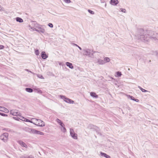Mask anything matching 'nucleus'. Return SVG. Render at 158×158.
I'll return each mask as SVG.
<instances>
[{"instance_id": "obj_42", "label": "nucleus", "mask_w": 158, "mask_h": 158, "mask_svg": "<svg viewBox=\"0 0 158 158\" xmlns=\"http://www.w3.org/2000/svg\"><path fill=\"white\" fill-rule=\"evenodd\" d=\"M62 63L61 62H59V64L60 65H62Z\"/></svg>"}, {"instance_id": "obj_13", "label": "nucleus", "mask_w": 158, "mask_h": 158, "mask_svg": "<svg viewBox=\"0 0 158 158\" xmlns=\"http://www.w3.org/2000/svg\"><path fill=\"white\" fill-rule=\"evenodd\" d=\"M18 143L22 147H24L25 148H27V146L26 144L23 141L20 140L18 141Z\"/></svg>"}, {"instance_id": "obj_45", "label": "nucleus", "mask_w": 158, "mask_h": 158, "mask_svg": "<svg viewBox=\"0 0 158 158\" xmlns=\"http://www.w3.org/2000/svg\"><path fill=\"white\" fill-rule=\"evenodd\" d=\"M110 78H111V79H113V80H115V79H114L113 78H112V77H110Z\"/></svg>"}, {"instance_id": "obj_9", "label": "nucleus", "mask_w": 158, "mask_h": 158, "mask_svg": "<svg viewBox=\"0 0 158 158\" xmlns=\"http://www.w3.org/2000/svg\"><path fill=\"white\" fill-rule=\"evenodd\" d=\"M31 132L33 134L40 135H44V133L42 132L34 129H31Z\"/></svg>"}, {"instance_id": "obj_5", "label": "nucleus", "mask_w": 158, "mask_h": 158, "mask_svg": "<svg viewBox=\"0 0 158 158\" xmlns=\"http://www.w3.org/2000/svg\"><path fill=\"white\" fill-rule=\"evenodd\" d=\"M9 135L7 133H3L0 136V139L4 142H7L8 139Z\"/></svg>"}, {"instance_id": "obj_14", "label": "nucleus", "mask_w": 158, "mask_h": 158, "mask_svg": "<svg viewBox=\"0 0 158 158\" xmlns=\"http://www.w3.org/2000/svg\"><path fill=\"white\" fill-rule=\"evenodd\" d=\"M0 110L5 113H8L9 112V111L8 109L3 107H0Z\"/></svg>"}, {"instance_id": "obj_30", "label": "nucleus", "mask_w": 158, "mask_h": 158, "mask_svg": "<svg viewBox=\"0 0 158 158\" xmlns=\"http://www.w3.org/2000/svg\"><path fill=\"white\" fill-rule=\"evenodd\" d=\"M35 53L36 55H37V56L39 55V50H37V49L35 51Z\"/></svg>"}, {"instance_id": "obj_21", "label": "nucleus", "mask_w": 158, "mask_h": 158, "mask_svg": "<svg viewBox=\"0 0 158 158\" xmlns=\"http://www.w3.org/2000/svg\"><path fill=\"white\" fill-rule=\"evenodd\" d=\"M16 20L17 22L19 23H22L23 22V20L20 18L17 17L16 18Z\"/></svg>"}, {"instance_id": "obj_22", "label": "nucleus", "mask_w": 158, "mask_h": 158, "mask_svg": "<svg viewBox=\"0 0 158 158\" xmlns=\"http://www.w3.org/2000/svg\"><path fill=\"white\" fill-rule=\"evenodd\" d=\"M25 90L29 93H32L33 91V90L32 89L30 88H26L25 89Z\"/></svg>"}, {"instance_id": "obj_26", "label": "nucleus", "mask_w": 158, "mask_h": 158, "mask_svg": "<svg viewBox=\"0 0 158 158\" xmlns=\"http://www.w3.org/2000/svg\"><path fill=\"white\" fill-rule=\"evenodd\" d=\"M34 90H35L38 93L41 94L42 93V91L39 89H34Z\"/></svg>"}, {"instance_id": "obj_3", "label": "nucleus", "mask_w": 158, "mask_h": 158, "mask_svg": "<svg viewBox=\"0 0 158 158\" xmlns=\"http://www.w3.org/2000/svg\"><path fill=\"white\" fill-rule=\"evenodd\" d=\"M45 26L44 25H41L37 23L35 24V27L37 29H35V31L39 33H44L45 32Z\"/></svg>"}, {"instance_id": "obj_25", "label": "nucleus", "mask_w": 158, "mask_h": 158, "mask_svg": "<svg viewBox=\"0 0 158 158\" xmlns=\"http://www.w3.org/2000/svg\"><path fill=\"white\" fill-rule=\"evenodd\" d=\"M116 75H115V77H120L122 75V74L121 72H118L116 73Z\"/></svg>"}, {"instance_id": "obj_11", "label": "nucleus", "mask_w": 158, "mask_h": 158, "mask_svg": "<svg viewBox=\"0 0 158 158\" xmlns=\"http://www.w3.org/2000/svg\"><path fill=\"white\" fill-rule=\"evenodd\" d=\"M18 116L19 117V119H20V120H22L23 121H24L25 122H27L30 123L31 120L28 119L22 116H21V114H20V115H19V116Z\"/></svg>"}, {"instance_id": "obj_34", "label": "nucleus", "mask_w": 158, "mask_h": 158, "mask_svg": "<svg viewBox=\"0 0 158 158\" xmlns=\"http://www.w3.org/2000/svg\"><path fill=\"white\" fill-rule=\"evenodd\" d=\"M19 116H17L16 117H14L13 118L14 119H15L16 120H18V121L20 119H19Z\"/></svg>"}, {"instance_id": "obj_16", "label": "nucleus", "mask_w": 158, "mask_h": 158, "mask_svg": "<svg viewBox=\"0 0 158 158\" xmlns=\"http://www.w3.org/2000/svg\"><path fill=\"white\" fill-rule=\"evenodd\" d=\"M97 62L98 64L100 65L105 64V62L104 61V60H102L100 59H98L97 60Z\"/></svg>"}, {"instance_id": "obj_43", "label": "nucleus", "mask_w": 158, "mask_h": 158, "mask_svg": "<svg viewBox=\"0 0 158 158\" xmlns=\"http://www.w3.org/2000/svg\"><path fill=\"white\" fill-rule=\"evenodd\" d=\"M143 31V30H142H142H140V32H142Z\"/></svg>"}, {"instance_id": "obj_38", "label": "nucleus", "mask_w": 158, "mask_h": 158, "mask_svg": "<svg viewBox=\"0 0 158 158\" xmlns=\"http://www.w3.org/2000/svg\"><path fill=\"white\" fill-rule=\"evenodd\" d=\"M4 47L2 45H0V49H2L4 48Z\"/></svg>"}, {"instance_id": "obj_36", "label": "nucleus", "mask_w": 158, "mask_h": 158, "mask_svg": "<svg viewBox=\"0 0 158 158\" xmlns=\"http://www.w3.org/2000/svg\"><path fill=\"white\" fill-rule=\"evenodd\" d=\"M0 114L2 116H7V115L6 114H5L4 113H0Z\"/></svg>"}, {"instance_id": "obj_29", "label": "nucleus", "mask_w": 158, "mask_h": 158, "mask_svg": "<svg viewBox=\"0 0 158 158\" xmlns=\"http://www.w3.org/2000/svg\"><path fill=\"white\" fill-rule=\"evenodd\" d=\"M28 155H23L21 156L20 157L21 158H28Z\"/></svg>"}, {"instance_id": "obj_37", "label": "nucleus", "mask_w": 158, "mask_h": 158, "mask_svg": "<svg viewBox=\"0 0 158 158\" xmlns=\"http://www.w3.org/2000/svg\"><path fill=\"white\" fill-rule=\"evenodd\" d=\"M48 26L51 28L53 27V25L51 23H49L48 24Z\"/></svg>"}, {"instance_id": "obj_46", "label": "nucleus", "mask_w": 158, "mask_h": 158, "mask_svg": "<svg viewBox=\"0 0 158 158\" xmlns=\"http://www.w3.org/2000/svg\"><path fill=\"white\" fill-rule=\"evenodd\" d=\"M1 9V8H0V9Z\"/></svg>"}, {"instance_id": "obj_28", "label": "nucleus", "mask_w": 158, "mask_h": 158, "mask_svg": "<svg viewBox=\"0 0 158 158\" xmlns=\"http://www.w3.org/2000/svg\"><path fill=\"white\" fill-rule=\"evenodd\" d=\"M64 2L67 3H69L71 1L70 0H63Z\"/></svg>"}, {"instance_id": "obj_18", "label": "nucleus", "mask_w": 158, "mask_h": 158, "mask_svg": "<svg viewBox=\"0 0 158 158\" xmlns=\"http://www.w3.org/2000/svg\"><path fill=\"white\" fill-rule=\"evenodd\" d=\"M100 153L102 156H104L106 158H110V156L107 155L105 153H103L102 152H101Z\"/></svg>"}, {"instance_id": "obj_2", "label": "nucleus", "mask_w": 158, "mask_h": 158, "mask_svg": "<svg viewBox=\"0 0 158 158\" xmlns=\"http://www.w3.org/2000/svg\"><path fill=\"white\" fill-rule=\"evenodd\" d=\"M30 123L37 126L43 127L45 125V123L43 121L40 119H37L34 118H31Z\"/></svg>"}, {"instance_id": "obj_39", "label": "nucleus", "mask_w": 158, "mask_h": 158, "mask_svg": "<svg viewBox=\"0 0 158 158\" xmlns=\"http://www.w3.org/2000/svg\"><path fill=\"white\" fill-rule=\"evenodd\" d=\"M27 157V158H34V157L31 155L28 156Z\"/></svg>"}, {"instance_id": "obj_41", "label": "nucleus", "mask_w": 158, "mask_h": 158, "mask_svg": "<svg viewBox=\"0 0 158 158\" xmlns=\"http://www.w3.org/2000/svg\"><path fill=\"white\" fill-rule=\"evenodd\" d=\"M73 45H74V46H76L77 47H78V46L77 44H73Z\"/></svg>"}, {"instance_id": "obj_33", "label": "nucleus", "mask_w": 158, "mask_h": 158, "mask_svg": "<svg viewBox=\"0 0 158 158\" xmlns=\"http://www.w3.org/2000/svg\"><path fill=\"white\" fill-rule=\"evenodd\" d=\"M37 77L39 78H41V79H44V77H43L42 75H40V74L38 75Z\"/></svg>"}, {"instance_id": "obj_10", "label": "nucleus", "mask_w": 158, "mask_h": 158, "mask_svg": "<svg viewBox=\"0 0 158 158\" xmlns=\"http://www.w3.org/2000/svg\"><path fill=\"white\" fill-rule=\"evenodd\" d=\"M118 0H111L110 1V3L113 6H116L118 3Z\"/></svg>"}, {"instance_id": "obj_7", "label": "nucleus", "mask_w": 158, "mask_h": 158, "mask_svg": "<svg viewBox=\"0 0 158 158\" xmlns=\"http://www.w3.org/2000/svg\"><path fill=\"white\" fill-rule=\"evenodd\" d=\"M83 51H84V55L86 56H88L89 57L90 56V54H91V50L88 48H86L83 49Z\"/></svg>"}, {"instance_id": "obj_15", "label": "nucleus", "mask_w": 158, "mask_h": 158, "mask_svg": "<svg viewBox=\"0 0 158 158\" xmlns=\"http://www.w3.org/2000/svg\"><path fill=\"white\" fill-rule=\"evenodd\" d=\"M59 97L61 98L64 100V101L67 102V101H68L69 98L66 97L64 95H60Z\"/></svg>"}, {"instance_id": "obj_12", "label": "nucleus", "mask_w": 158, "mask_h": 158, "mask_svg": "<svg viewBox=\"0 0 158 158\" xmlns=\"http://www.w3.org/2000/svg\"><path fill=\"white\" fill-rule=\"evenodd\" d=\"M42 58L44 59H45L48 57V56L46 54L45 52L44 51L42 52L41 53Z\"/></svg>"}, {"instance_id": "obj_17", "label": "nucleus", "mask_w": 158, "mask_h": 158, "mask_svg": "<svg viewBox=\"0 0 158 158\" xmlns=\"http://www.w3.org/2000/svg\"><path fill=\"white\" fill-rule=\"evenodd\" d=\"M66 64L68 67L69 68L71 69H73V65L70 62H66Z\"/></svg>"}, {"instance_id": "obj_27", "label": "nucleus", "mask_w": 158, "mask_h": 158, "mask_svg": "<svg viewBox=\"0 0 158 158\" xmlns=\"http://www.w3.org/2000/svg\"><path fill=\"white\" fill-rule=\"evenodd\" d=\"M127 97L128 98H130L131 100H132L134 101V98L132 96L129 95H127Z\"/></svg>"}, {"instance_id": "obj_31", "label": "nucleus", "mask_w": 158, "mask_h": 158, "mask_svg": "<svg viewBox=\"0 0 158 158\" xmlns=\"http://www.w3.org/2000/svg\"><path fill=\"white\" fill-rule=\"evenodd\" d=\"M29 27H30V29H32V30L33 31H35V30L34 29H37V28L35 27V25L34 26V27H32L31 26H29Z\"/></svg>"}, {"instance_id": "obj_6", "label": "nucleus", "mask_w": 158, "mask_h": 158, "mask_svg": "<svg viewBox=\"0 0 158 158\" xmlns=\"http://www.w3.org/2000/svg\"><path fill=\"white\" fill-rule=\"evenodd\" d=\"M70 133L71 136L73 139H77V135L76 133H75L73 129H70Z\"/></svg>"}, {"instance_id": "obj_44", "label": "nucleus", "mask_w": 158, "mask_h": 158, "mask_svg": "<svg viewBox=\"0 0 158 158\" xmlns=\"http://www.w3.org/2000/svg\"><path fill=\"white\" fill-rule=\"evenodd\" d=\"M78 47L79 48L80 50H81V48L80 47H79V46H78V47Z\"/></svg>"}, {"instance_id": "obj_1", "label": "nucleus", "mask_w": 158, "mask_h": 158, "mask_svg": "<svg viewBox=\"0 0 158 158\" xmlns=\"http://www.w3.org/2000/svg\"><path fill=\"white\" fill-rule=\"evenodd\" d=\"M156 33L155 34L153 32L148 31L145 32L143 35H139L138 37L142 41L146 42L151 39L156 40Z\"/></svg>"}, {"instance_id": "obj_4", "label": "nucleus", "mask_w": 158, "mask_h": 158, "mask_svg": "<svg viewBox=\"0 0 158 158\" xmlns=\"http://www.w3.org/2000/svg\"><path fill=\"white\" fill-rule=\"evenodd\" d=\"M56 121L60 125L59 128L61 131L63 133L66 132V129L64 125L62 122L58 118L56 119Z\"/></svg>"}, {"instance_id": "obj_40", "label": "nucleus", "mask_w": 158, "mask_h": 158, "mask_svg": "<svg viewBox=\"0 0 158 158\" xmlns=\"http://www.w3.org/2000/svg\"><path fill=\"white\" fill-rule=\"evenodd\" d=\"M134 101L137 102H139V100L138 99H135V98H134Z\"/></svg>"}, {"instance_id": "obj_35", "label": "nucleus", "mask_w": 158, "mask_h": 158, "mask_svg": "<svg viewBox=\"0 0 158 158\" xmlns=\"http://www.w3.org/2000/svg\"><path fill=\"white\" fill-rule=\"evenodd\" d=\"M120 10L122 12H123L124 13H125L126 12V10L124 9L123 8H120Z\"/></svg>"}, {"instance_id": "obj_24", "label": "nucleus", "mask_w": 158, "mask_h": 158, "mask_svg": "<svg viewBox=\"0 0 158 158\" xmlns=\"http://www.w3.org/2000/svg\"><path fill=\"white\" fill-rule=\"evenodd\" d=\"M67 102L69 103L73 104L74 103V102L71 99L69 98L68 101H67Z\"/></svg>"}, {"instance_id": "obj_20", "label": "nucleus", "mask_w": 158, "mask_h": 158, "mask_svg": "<svg viewBox=\"0 0 158 158\" xmlns=\"http://www.w3.org/2000/svg\"><path fill=\"white\" fill-rule=\"evenodd\" d=\"M90 96L94 98H98V96L96 95V94L94 92H91L90 93Z\"/></svg>"}, {"instance_id": "obj_47", "label": "nucleus", "mask_w": 158, "mask_h": 158, "mask_svg": "<svg viewBox=\"0 0 158 158\" xmlns=\"http://www.w3.org/2000/svg\"><path fill=\"white\" fill-rule=\"evenodd\" d=\"M1 9V8H0V9Z\"/></svg>"}, {"instance_id": "obj_23", "label": "nucleus", "mask_w": 158, "mask_h": 158, "mask_svg": "<svg viewBox=\"0 0 158 158\" xmlns=\"http://www.w3.org/2000/svg\"><path fill=\"white\" fill-rule=\"evenodd\" d=\"M138 88L142 91V92H149V93L150 92V91H147L144 89L142 88L141 87L139 86H138Z\"/></svg>"}, {"instance_id": "obj_32", "label": "nucleus", "mask_w": 158, "mask_h": 158, "mask_svg": "<svg viewBox=\"0 0 158 158\" xmlns=\"http://www.w3.org/2000/svg\"><path fill=\"white\" fill-rule=\"evenodd\" d=\"M88 11L89 13H90L91 14H94V12L93 11L90 10H88Z\"/></svg>"}, {"instance_id": "obj_19", "label": "nucleus", "mask_w": 158, "mask_h": 158, "mask_svg": "<svg viewBox=\"0 0 158 158\" xmlns=\"http://www.w3.org/2000/svg\"><path fill=\"white\" fill-rule=\"evenodd\" d=\"M104 61L105 62V64L106 63H108L110 61V58L107 57H106L104 58Z\"/></svg>"}, {"instance_id": "obj_8", "label": "nucleus", "mask_w": 158, "mask_h": 158, "mask_svg": "<svg viewBox=\"0 0 158 158\" xmlns=\"http://www.w3.org/2000/svg\"><path fill=\"white\" fill-rule=\"evenodd\" d=\"M10 114L16 116H18L19 115H20V113L16 110H11Z\"/></svg>"}]
</instances>
